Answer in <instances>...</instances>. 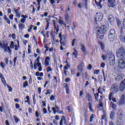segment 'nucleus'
Returning a JSON list of instances; mask_svg holds the SVG:
<instances>
[{
  "label": "nucleus",
  "mask_w": 125,
  "mask_h": 125,
  "mask_svg": "<svg viewBox=\"0 0 125 125\" xmlns=\"http://www.w3.org/2000/svg\"><path fill=\"white\" fill-rule=\"evenodd\" d=\"M116 55L120 59L118 62V68L125 69V49L124 47H120L117 49Z\"/></svg>",
  "instance_id": "nucleus-1"
},
{
  "label": "nucleus",
  "mask_w": 125,
  "mask_h": 125,
  "mask_svg": "<svg viewBox=\"0 0 125 125\" xmlns=\"http://www.w3.org/2000/svg\"><path fill=\"white\" fill-rule=\"evenodd\" d=\"M97 30V38L100 39V40H103L104 39V35L107 32L106 29V26L102 25L101 27L97 26L96 27Z\"/></svg>",
  "instance_id": "nucleus-2"
},
{
  "label": "nucleus",
  "mask_w": 125,
  "mask_h": 125,
  "mask_svg": "<svg viewBox=\"0 0 125 125\" xmlns=\"http://www.w3.org/2000/svg\"><path fill=\"white\" fill-rule=\"evenodd\" d=\"M3 44L1 43L0 41V46L1 48L4 49V52H8L10 55H11V53H12L11 48H14V42H11L10 46H8V43H5L4 42H3Z\"/></svg>",
  "instance_id": "nucleus-3"
},
{
  "label": "nucleus",
  "mask_w": 125,
  "mask_h": 125,
  "mask_svg": "<svg viewBox=\"0 0 125 125\" xmlns=\"http://www.w3.org/2000/svg\"><path fill=\"white\" fill-rule=\"evenodd\" d=\"M118 92H119V87L118 85H117V83L113 84L111 86L110 92L109 94V100L111 101L114 94L118 93Z\"/></svg>",
  "instance_id": "nucleus-4"
},
{
  "label": "nucleus",
  "mask_w": 125,
  "mask_h": 125,
  "mask_svg": "<svg viewBox=\"0 0 125 125\" xmlns=\"http://www.w3.org/2000/svg\"><path fill=\"white\" fill-rule=\"evenodd\" d=\"M59 38L60 39V43H61V46H60V50H63L64 48H63V46H66V40H67V38L65 36H62V33H60L59 35Z\"/></svg>",
  "instance_id": "nucleus-5"
},
{
  "label": "nucleus",
  "mask_w": 125,
  "mask_h": 125,
  "mask_svg": "<svg viewBox=\"0 0 125 125\" xmlns=\"http://www.w3.org/2000/svg\"><path fill=\"white\" fill-rule=\"evenodd\" d=\"M116 36V30L114 29L110 30L108 34V39L110 42H113L115 40V37Z\"/></svg>",
  "instance_id": "nucleus-6"
},
{
  "label": "nucleus",
  "mask_w": 125,
  "mask_h": 125,
  "mask_svg": "<svg viewBox=\"0 0 125 125\" xmlns=\"http://www.w3.org/2000/svg\"><path fill=\"white\" fill-rule=\"evenodd\" d=\"M117 125H122L121 124H123V123H124V121H123V118H124V114L123 113V112H120L118 113L117 115Z\"/></svg>",
  "instance_id": "nucleus-7"
},
{
  "label": "nucleus",
  "mask_w": 125,
  "mask_h": 125,
  "mask_svg": "<svg viewBox=\"0 0 125 125\" xmlns=\"http://www.w3.org/2000/svg\"><path fill=\"white\" fill-rule=\"evenodd\" d=\"M103 20V14L102 13H97V16L95 18V22L97 24V22H101Z\"/></svg>",
  "instance_id": "nucleus-8"
},
{
  "label": "nucleus",
  "mask_w": 125,
  "mask_h": 125,
  "mask_svg": "<svg viewBox=\"0 0 125 125\" xmlns=\"http://www.w3.org/2000/svg\"><path fill=\"white\" fill-rule=\"evenodd\" d=\"M119 90L123 92L125 90V79L122 81L119 84Z\"/></svg>",
  "instance_id": "nucleus-9"
},
{
  "label": "nucleus",
  "mask_w": 125,
  "mask_h": 125,
  "mask_svg": "<svg viewBox=\"0 0 125 125\" xmlns=\"http://www.w3.org/2000/svg\"><path fill=\"white\" fill-rule=\"evenodd\" d=\"M108 20L110 23L111 25H114V24H115V18H114L113 15H109L108 16Z\"/></svg>",
  "instance_id": "nucleus-10"
},
{
  "label": "nucleus",
  "mask_w": 125,
  "mask_h": 125,
  "mask_svg": "<svg viewBox=\"0 0 125 125\" xmlns=\"http://www.w3.org/2000/svg\"><path fill=\"white\" fill-rule=\"evenodd\" d=\"M109 7L116 6V0H107Z\"/></svg>",
  "instance_id": "nucleus-11"
},
{
  "label": "nucleus",
  "mask_w": 125,
  "mask_h": 125,
  "mask_svg": "<svg viewBox=\"0 0 125 125\" xmlns=\"http://www.w3.org/2000/svg\"><path fill=\"white\" fill-rule=\"evenodd\" d=\"M37 67H39L38 68V71H39V72L42 71V64H41V63H36L35 62L34 64V69L36 70V69H37Z\"/></svg>",
  "instance_id": "nucleus-12"
},
{
  "label": "nucleus",
  "mask_w": 125,
  "mask_h": 125,
  "mask_svg": "<svg viewBox=\"0 0 125 125\" xmlns=\"http://www.w3.org/2000/svg\"><path fill=\"white\" fill-rule=\"evenodd\" d=\"M109 64L110 66H114L115 65V56L114 55H112L111 57H109Z\"/></svg>",
  "instance_id": "nucleus-13"
},
{
  "label": "nucleus",
  "mask_w": 125,
  "mask_h": 125,
  "mask_svg": "<svg viewBox=\"0 0 125 125\" xmlns=\"http://www.w3.org/2000/svg\"><path fill=\"white\" fill-rule=\"evenodd\" d=\"M101 87H99L98 89V93L96 94L94 93V95L95 96V99L96 101H98V97H99V93H101V94H102V92L100 91Z\"/></svg>",
  "instance_id": "nucleus-14"
},
{
  "label": "nucleus",
  "mask_w": 125,
  "mask_h": 125,
  "mask_svg": "<svg viewBox=\"0 0 125 125\" xmlns=\"http://www.w3.org/2000/svg\"><path fill=\"white\" fill-rule=\"evenodd\" d=\"M124 29L125 30V19H123V26L120 27V32L121 35L124 34Z\"/></svg>",
  "instance_id": "nucleus-15"
},
{
  "label": "nucleus",
  "mask_w": 125,
  "mask_h": 125,
  "mask_svg": "<svg viewBox=\"0 0 125 125\" xmlns=\"http://www.w3.org/2000/svg\"><path fill=\"white\" fill-rule=\"evenodd\" d=\"M125 103V96L124 95H122L121 96V98L120 99V100L119 101V104L120 106H122V105H124Z\"/></svg>",
  "instance_id": "nucleus-16"
},
{
  "label": "nucleus",
  "mask_w": 125,
  "mask_h": 125,
  "mask_svg": "<svg viewBox=\"0 0 125 125\" xmlns=\"http://www.w3.org/2000/svg\"><path fill=\"white\" fill-rule=\"evenodd\" d=\"M70 65L69 63H67L66 66H64V68H63V73L65 76L67 77V73H68V68H70Z\"/></svg>",
  "instance_id": "nucleus-17"
},
{
  "label": "nucleus",
  "mask_w": 125,
  "mask_h": 125,
  "mask_svg": "<svg viewBox=\"0 0 125 125\" xmlns=\"http://www.w3.org/2000/svg\"><path fill=\"white\" fill-rule=\"evenodd\" d=\"M83 66H84V63L83 62H81L78 67V70H79L80 73L83 71Z\"/></svg>",
  "instance_id": "nucleus-18"
},
{
  "label": "nucleus",
  "mask_w": 125,
  "mask_h": 125,
  "mask_svg": "<svg viewBox=\"0 0 125 125\" xmlns=\"http://www.w3.org/2000/svg\"><path fill=\"white\" fill-rule=\"evenodd\" d=\"M49 62H50V57H46L45 59L44 65L45 67L49 66Z\"/></svg>",
  "instance_id": "nucleus-19"
},
{
  "label": "nucleus",
  "mask_w": 125,
  "mask_h": 125,
  "mask_svg": "<svg viewBox=\"0 0 125 125\" xmlns=\"http://www.w3.org/2000/svg\"><path fill=\"white\" fill-rule=\"evenodd\" d=\"M53 23L54 27V30L56 31L57 33L59 32V26L58 25H56V21L55 20L53 21Z\"/></svg>",
  "instance_id": "nucleus-20"
},
{
  "label": "nucleus",
  "mask_w": 125,
  "mask_h": 125,
  "mask_svg": "<svg viewBox=\"0 0 125 125\" xmlns=\"http://www.w3.org/2000/svg\"><path fill=\"white\" fill-rule=\"evenodd\" d=\"M80 45L81 46V49L82 51L86 54V48H85V46L82 42L80 43Z\"/></svg>",
  "instance_id": "nucleus-21"
},
{
  "label": "nucleus",
  "mask_w": 125,
  "mask_h": 125,
  "mask_svg": "<svg viewBox=\"0 0 125 125\" xmlns=\"http://www.w3.org/2000/svg\"><path fill=\"white\" fill-rule=\"evenodd\" d=\"M124 79V74L121 73L117 75V77L115 78V81L119 82Z\"/></svg>",
  "instance_id": "nucleus-22"
},
{
  "label": "nucleus",
  "mask_w": 125,
  "mask_h": 125,
  "mask_svg": "<svg viewBox=\"0 0 125 125\" xmlns=\"http://www.w3.org/2000/svg\"><path fill=\"white\" fill-rule=\"evenodd\" d=\"M104 1H105V0H103ZM95 2L96 5L99 7V9H101L102 8V5H101V2H102V0H99V2H97L96 0H95Z\"/></svg>",
  "instance_id": "nucleus-23"
},
{
  "label": "nucleus",
  "mask_w": 125,
  "mask_h": 125,
  "mask_svg": "<svg viewBox=\"0 0 125 125\" xmlns=\"http://www.w3.org/2000/svg\"><path fill=\"white\" fill-rule=\"evenodd\" d=\"M0 78L1 79V83H3V85L6 84V81L3 77V75L0 72Z\"/></svg>",
  "instance_id": "nucleus-24"
},
{
  "label": "nucleus",
  "mask_w": 125,
  "mask_h": 125,
  "mask_svg": "<svg viewBox=\"0 0 125 125\" xmlns=\"http://www.w3.org/2000/svg\"><path fill=\"white\" fill-rule=\"evenodd\" d=\"M15 13H16V15L18 18H20L21 17V13L19 11V9H14Z\"/></svg>",
  "instance_id": "nucleus-25"
},
{
  "label": "nucleus",
  "mask_w": 125,
  "mask_h": 125,
  "mask_svg": "<svg viewBox=\"0 0 125 125\" xmlns=\"http://www.w3.org/2000/svg\"><path fill=\"white\" fill-rule=\"evenodd\" d=\"M21 17H22L23 18H22L21 20V23H25V22L26 21V18H28V16L27 15H22L21 16Z\"/></svg>",
  "instance_id": "nucleus-26"
},
{
  "label": "nucleus",
  "mask_w": 125,
  "mask_h": 125,
  "mask_svg": "<svg viewBox=\"0 0 125 125\" xmlns=\"http://www.w3.org/2000/svg\"><path fill=\"white\" fill-rule=\"evenodd\" d=\"M52 110H53L54 114H56V110L58 112L59 111V107L55 105V107H53Z\"/></svg>",
  "instance_id": "nucleus-27"
},
{
  "label": "nucleus",
  "mask_w": 125,
  "mask_h": 125,
  "mask_svg": "<svg viewBox=\"0 0 125 125\" xmlns=\"http://www.w3.org/2000/svg\"><path fill=\"white\" fill-rule=\"evenodd\" d=\"M106 117H107V114H106V112H105V111H104V114L102 116V118H101V120H102V123H103V120H105L106 121Z\"/></svg>",
  "instance_id": "nucleus-28"
},
{
  "label": "nucleus",
  "mask_w": 125,
  "mask_h": 125,
  "mask_svg": "<svg viewBox=\"0 0 125 125\" xmlns=\"http://www.w3.org/2000/svg\"><path fill=\"white\" fill-rule=\"evenodd\" d=\"M73 55L74 56V58H78V51L76 48L74 49V52L73 53Z\"/></svg>",
  "instance_id": "nucleus-29"
},
{
  "label": "nucleus",
  "mask_w": 125,
  "mask_h": 125,
  "mask_svg": "<svg viewBox=\"0 0 125 125\" xmlns=\"http://www.w3.org/2000/svg\"><path fill=\"white\" fill-rule=\"evenodd\" d=\"M103 98V96H100V99L99 100V106L103 107V103H102V99Z\"/></svg>",
  "instance_id": "nucleus-30"
},
{
  "label": "nucleus",
  "mask_w": 125,
  "mask_h": 125,
  "mask_svg": "<svg viewBox=\"0 0 125 125\" xmlns=\"http://www.w3.org/2000/svg\"><path fill=\"white\" fill-rule=\"evenodd\" d=\"M3 19H4V20H5V21H6L7 24H8L9 25H10V20H9L7 18V17H6V15H4V16Z\"/></svg>",
  "instance_id": "nucleus-31"
},
{
  "label": "nucleus",
  "mask_w": 125,
  "mask_h": 125,
  "mask_svg": "<svg viewBox=\"0 0 125 125\" xmlns=\"http://www.w3.org/2000/svg\"><path fill=\"white\" fill-rule=\"evenodd\" d=\"M25 28V25L23 23H21L19 24V30H23Z\"/></svg>",
  "instance_id": "nucleus-32"
},
{
  "label": "nucleus",
  "mask_w": 125,
  "mask_h": 125,
  "mask_svg": "<svg viewBox=\"0 0 125 125\" xmlns=\"http://www.w3.org/2000/svg\"><path fill=\"white\" fill-rule=\"evenodd\" d=\"M86 97L88 98V101H92V98L89 93L86 94Z\"/></svg>",
  "instance_id": "nucleus-33"
},
{
  "label": "nucleus",
  "mask_w": 125,
  "mask_h": 125,
  "mask_svg": "<svg viewBox=\"0 0 125 125\" xmlns=\"http://www.w3.org/2000/svg\"><path fill=\"white\" fill-rule=\"evenodd\" d=\"M36 77H43V73L41 72L40 73L39 72H37L35 73Z\"/></svg>",
  "instance_id": "nucleus-34"
},
{
  "label": "nucleus",
  "mask_w": 125,
  "mask_h": 125,
  "mask_svg": "<svg viewBox=\"0 0 125 125\" xmlns=\"http://www.w3.org/2000/svg\"><path fill=\"white\" fill-rule=\"evenodd\" d=\"M114 117H115V111H112L110 115V119L114 120Z\"/></svg>",
  "instance_id": "nucleus-35"
},
{
  "label": "nucleus",
  "mask_w": 125,
  "mask_h": 125,
  "mask_svg": "<svg viewBox=\"0 0 125 125\" xmlns=\"http://www.w3.org/2000/svg\"><path fill=\"white\" fill-rule=\"evenodd\" d=\"M64 87H65V90L66 91V94H69V87H68V84L64 83Z\"/></svg>",
  "instance_id": "nucleus-36"
},
{
  "label": "nucleus",
  "mask_w": 125,
  "mask_h": 125,
  "mask_svg": "<svg viewBox=\"0 0 125 125\" xmlns=\"http://www.w3.org/2000/svg\"><path fill=\"white\" fill-rule=\"evenodd\" d=\"M95 117V115H94V114H91V115L90 117V120H89L90 123H92V122L93 121V119H94Z\"/></svg>",
  "instance_id": "nucleus-37"
},
{
  "label": "nucleus",
  "mask_w": 125,
  "mask_h": 125,
  "mask_svg": "<svg viewBox=\"0 0 125 125\" xmlns=\"http://www.w3.org/2000/svg\"><path fill=\"white\" fill-rule=\"evenodd\" d=\"M5 86H7V87H8V89H9V91L10 92H11V91H12V88L11 87V86H9V85L7 83H6V84L4 85Z\"/></svg>",
  "instance_id": "nucleus-38"
},
{
  "label": "nucleus",
  "mask_w": 125,
  "mask_h": 125,
  "mask_svg": "<svg viewBox=\"0 0 125 125\" xmlns=\"http://www.w3.org/2000/svg\"><path fill=\"white\" fill-rule=\"evenodd\" d=\"M14 119L16 124H18L19 122H20V119H19L16 116H14Z\"/></svg>",
  "instance_id": "nucleus-39"
},
{
  "label": "nucleus",
  "mask_w": 125,
  "mask_h": 125,
  "mask_svg": "<svg viewBox=\"0 0 125 125\" xmlns=\"http://www.w3.org/2000/svg\"><path fill=\"white\" fill-rule=\"evenodd\" d=\"M29 85V84L28 83V81H25V82L23 83V87L25 88L27 87Z\"/></svg>",
  "instance_id": "nucleus-40"
},
{
  "label": "nucleus",
  "mask_w": 125,
  "mask_h": 125,
  "mask_svg": "<svg viewBox=\"0 0 125 125\" xmlns=\"http://www.w3.org/2000/svg\"><path fill=\"white\" fill-rule=\"evenodd\" d=\"M69 18H70V16H69V14H66L65 16V21L66 22H68V21H69Z\"/></svg>",
  "instance_id": "nucleus-41"
},
{
  "label": "nucleus",
  "mask_w": 125,
  "mask_h": 125,
  "mask_svg": "<svg viewBox=\"0 0 125 125\" xmlns=\"http://www.w3.org/2000/svg\"><path fill=\"white\" fill-rule=\"evenodd\" d=\"M88 105H89V108L90 112H93V109H92V104H91V103H89Z\"/></svg>",
  "instance_id": "nucleus-42"
},
{
  "label": "nucleus",
  "mask_w": 125,
  "mask_h": 125,
  "mask_svg": "<svg viewBox=\"0 0 125 125\" xmlns=\"http://www.w3.org/2000/svg\"><path fill=\"white\" fill-rule=\"evenodd\" d=\"M99 42L100 43V45L101 46V49H102V50H104L105 47V46H104V44H103L102 42Z\"/></svg>",
  "instance_id": "nucleus-43"
},
{
  "label": "nucleus",
  "mask_w": 125,
  "mask_h": 125,
  "mask_svg": "<svg viewBox=\"0 0 125 125\" xmlns=\"http://www.w3.org/2000/svg\"><path fill=\"white\" fill-rule=\"evenodd\" d=\"M87 0H83V2H84V6L86 9H87Z\"/></svg>",
  "instance_id": "nucleus-44"
},
{
  "label": "nucleus",
  "mask_w": 125,
  "mask_h": 125,
  "mask_svg": "<svg viewBox=\"0 0 125 125\" xmlns=\"http://www.w3.org/2000/svg\"><path fill=\"white\" fill-rule=\"evenodd\" d=\"M116 22L118 27H120L121 24V21L119 19H116Z\"/></svg>",
  "instance_id": "nucleus-45"
},
{
  "label": "nucleus",
  "mask_w": 125,
  "mask_h": 125,
  "mask_svg": "<svg viewBox=\"0 0 125 125\" xmlns=\"http://www.w3.org/2000/svg\"><path fill=\"white\" fill-rule=\"evenodd\" d=\"M0 66L1 67L2 69H4L5 68V64H4L3 62H0Z\"/></svg>",
  "instance_id": "nucleus-46"
},
{
  "label": "nucleus",
  "mask_w": 125,
  "mask_h": 125,
  "mask_svg": "<svg viewBox=\"0 0 125 125\" xmlns=\"http://www.w3.org/2000/svg\"><path fill=\"white\" fill-rule=\"evenodd\" d=\"M33 27H34V25H31L29 27L28 29V32L29 33H31V32H32V29H33Z\"/></svg>",
  "instance_id": "nucleus-47"
},
{
  "label": "nucleus",
  "mask_w": 125,
  "mask_h": 125,
  "mask_svg": "<svg viewBox=\"0 0 125 125\" xmlns=\"http://www.w3.org/2000/svg\"><path fill=\"white\" fill-rule=\"evenodd\" d=\"M111 104L112 109H114V110H116V104H115L112 102H111Z\"/></svg>",
  "instance_id": "nucleus-48"
},
{
  "label": "nucleus",
  "mask_w": 125,
  "mask_h": 125,
  "mask_svg": "<svg viewBox=\"0 0 125 125\" xmlns=\"http://www.w3.org/2000/svg\"><path fill=\"white\" fill-rule=\"evenodd\" d=\"M99 72H100V70H99L98 69H95L94 71V75H98V74H99Z\"/></svg>",
  "instance_id": "nucleus-49"
},
{
  "label": "nucleus",
  "mask_w": 125,
  "mask_h": 125,
  "mask_svg": "<svg viewBox=\"0 0 125 125\" xmlns=\"http://www.w3.org/2000/svg\"><path fill=\"white\" fill-rule=\"evenodd\" d=\"M46 71L48 73V72H51V71H52V69L50 68V66H48L46 68Z\"/></svg>",
  "instance_id": "nucleus-50"
},
{
  "label": "nucleus",
  "mask_w": 125,
  "mask_h": 125,
  "mask_svg": "<svg viewBox=\"0 0 125 125\" xmlns=\"http://www.w3.org/2000/svg\"><path fill=\"white\" fill-rule=\"evenodd\" d=\"M33 81L32 80V75H30L29 80V84H32Z\"/></svg>",
  "instance_id": "nucleus-51"
},
{
  "label": "nucleus",
  "mask_w": 125,
  "mask_h": 125,
  "mask_svg": "<svg viewBox=\"0 0 125 125\" xmlns=\"http://www.w3.org/2000/svg\"><path fill=\"white\" fill-rule=\"evenodd\" d=\"M102 58L104 61H105V60H106V58H107V56L105 55H103L102 56Z\"/></svg>",
  "instance_id": "nucleus-52"
},
{
  "label": "nucleus",
  "mask_w": 125,
  "mask_h": 125,
  "mask_svg": "<svg viewBox=\"0 0 125 125\" xmlns=\"http://www.w3.org/2000/svg\"><path fill=\"white\" fill-rule=\"evenodd\" d=\"M83 91L81 90L79 94L80 97H83Z\"/></svg>",
  "instance_id": "nucleus-53"
},
{
  "label": "nucleus",
  "mask_w": 125,
  "mask_h": 125,
  "mask_svg": "<svg viewBox=\"0 0 125 125\" xmlns=\"http://www.w3.org/2000/svg\"><path fill=\"white\" fill-rule=\"evenodd\" d=\"M51 92H50V90L49 89H47L46 90V92L45 93V95H48V94H50Z\"/></svg>",
  "instance_id": "nucleus-54"
},
{
  "label": "nucleus",
  "mask_w": 125,
  "mask_h": 125,
  "mask_svg": "<svg viewBox=\"0 0 125 125\" xmlns=\"http://www.w3.org/2000/svg\"><path fill=\"white\" fill-rule=\"evenodd\" d=\"M35 116L36 117V118H39L40 114L39 113V111H36Z\"/></svg>",
  "instance_id": "nucleus-55"
},
{
  "label": "nucleus",
  "mask_w": 125,
  "mask_h": 125,
  "mask_svg": "<svg viewBox=\"0 0 125 125\" xmlns=\"http://www.w3.org/2000/svg\"><path fill=\"white\" fill-rule=\"evenodd\" d=\"M59 23L60 24V25H63L64 22L62 21V20L60 19L59 20Z\"/></svg>",
  "instance_id": "nucleus-56"
},
{
  "label": "nucleus",
  "mask_w": 125,
  "mask_h": 125,
  "mask_svg": "<svg viewBox=\"0 0 125 125\" xmlns=\"http://www.w3.org/2000/svg\"><path fill=\"white\" fill-rule=\"evenodd\" d=\"M46 22H47V25L45 27V30H47V29H48V27H49V21H47Z\"/></svg>",
  "instance_id": "nucleus-57"
},
{
  "label": "nucleus",
  "mask_w": 125,
  "mask_h": 125,
  "mask_svg": "<svg viewBox=\"0 0 125 125\" xmlns=\"http://www.w3.org/2000/svg\"><path fill=\"white\" fill-rule=\"evenodd\" d=\"M15 50L17 51V50H18L19 47H20V45H15Z\"/></svg>",
  "instance_id": "nucleus-58"
},
{
  "label": "nucleus",
  "mask_w": 125,
  "mask_h": 125,
  "mask_svg": "<svg viewBox=\"0 0 125 125\" xmlns=\"http://www.w3.org/2000/svg\"><path fill=\"white\" fill-rule=\"evenodd\" d=\"M76 42V39H74L72 42V46H75V43Z\"/></svg>",
  "instance_id": "nucleus-59"
},
{
  "label": "nucleus",
  "mask_w": 125,
  "mask_h": 125,
  "mask_svg": "<svg viewBox=\"0 0 125 125\" xmlns=\"http://www.w3.org/2000/svg\"><path fill=\"white\" fill-rule=\"evenodd\" d=\"M14 17V15L13 14H11L9 16V18L10 19V20H13V17Z\"/></svg>",
  "instance_id": "nucleus-60"
},
{
  "label": "nucleus",
  "mask_w": 125,
  "mask_h": 125,
  "mask_svg": "<svg viewBox=\"0 0 125 125\" xmlns=\"http://www.w3.org/2000/svg\"><path fill=\"white\" fill-rule=\"evenodd\" d=\"M16 61H17V57H15L14 59L13 62L14 65H16Z\"/></svg>",
  "instance_id": "nucleus-61"
},
{
  "label": "nucleus",
  "mask_w": 125,
  "mask_h": 125,
  "mask_svg": "<svg viewBox=\"0 0 125 125\" xmlns=\"http://www.w3.org/2000/svg\"><path fill=\"white\" fill-rule=\"evenodd\" d=\"M88 70H91L92 69V65L91 64H89L87 67Z\"/></svg>",
  "instance_id": "nucleus-62"
},
{
  "label": "nucleus",
  "mask_w": 125,
  "mask_h": 125,
  "mask_svg": "<svg viewBox=\"0 0 125 125\" xmlns=\"http://www.w3.org/2000/svg\"><path fill=\"white\" fill-rule=\"evenodd\" d=\"M50 100L53 101V100H54V99H55V97H54V95H52L50 97Z\"/></svg>",
  "instance_id": "nucleus-63"
},
{
  "label": "nucleus",
  "mask_w": 125,
  "mask_h": 125,
  "mask_svg": "<svg viewBox=\"0 0 125 125\" xmlns=\"http://www.w3.org/2000/svg\"><path fill=\"white\" fill-rule=\"evenodd\" d=\"M43 112L44 114H46L47 113V110H46V108H43Z\"/></svg>",
  "instance_id": "nucleus-64"
}]
</instances>
